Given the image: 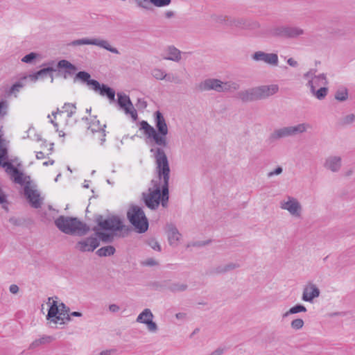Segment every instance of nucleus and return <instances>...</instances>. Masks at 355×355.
<instances>
[{"instance_id":"39","label":"nucleus","mask_w":355,"mask_h":355,"mask_svg":"<svg viewBox=\"0 0 355 355\" xmlns=\"http://www.w3.org/2000/svg\"><path fill=\"white\" fill-rule=\"evenodd\" d=\"M21 89V85L14 83L8 91H6V95L7 96H10L12 95H14L15 97H17V94L19 92L20 89Z\"/></svg>"},{"instance_id":"17","label":"nucleus","mask_w":355,"mask_h":355,"mask_svg":"<svg viewBox=\"0 0 355 355\" xmlns=\"http://www.w3.org/2000/svg\"><path fill=\"white\" fill-rule=\"evenodd\" d=\"M281 208L283 209H286L291 214L295 216H300L302 211V207L300 202L297 200V199L288 196V201L282 202H281Z\"/></svg>"},{"instance_id":"55","label":"nucleus","mask_w":355,"mask_h":355,"mask_svg":"<svg viewBox=\"0 0 355 355\" xmlns=\"http://www.w3.org/2000/svg\"><path fill=\"white\" fill-rule=\"evenodd\" d=\"M315 71L316 70L315 69H311L309 70L308 72H306V73L304 74V78L305 79H307L308 81L309 80H313L314 79V76L315 75Z\"/></svg>"},{"instance_id":"45","label":"nucleus","mask_w":355,"mask_h":355,"mask_svg":"<svg viewBox=\"0 0 355 355\" xmlns=\"http://www.w3.org/2000/svg\"><path fill=\"white\" fill-rule=\"evenodd\" d=\"M8 221L12 225L17 227L23 225L25 222L24 219L15 216L10 217Z\"/></svg>"},{"instance_id":"7","label":"nucleus","mask_w":355,"mask_h":355,"mask_svg":"<svg viewBox=\"0 0 355 355\" xmlns=\"http://www.w3.org/2000/svg\"><path fill=\"white\" fill-rule=\"evenodd\" d=\"M127 218L137 232L142 234L148 230V220L141 207L134 205H130L127 211Z\"/></svg>"},{"instance_id":"60","label":"nucleus","mask_w":355,"mask_h":355,"mask_svg":"<svg viewBox=\"0 0 355 355\" xmlns=\"http://www.w3.org/2000/svg\"><path fill=\"white\" fill-rule=\"evenodd\" d=\"M27 79H28V76H24L21 77L18 80V81L16 82V84L21 85V88H23L26 84Z\"/></svg>"},{"instance_id":"22","label":"nucleus","mask_w":355,"mask_h":355,"mask_svg":"<svg viewBox=\"0 0 355 355\" xmlns=\"http://www.w3.org/2000/svg\"><path fill=\"white\" fill-rule=\"evenodd\" d=\"M234 27L241 29L255 30L259 27V24L243 17H235Z\"/></svg>"},{"instance_id":"62","label":"nucleus","mask_w":355,"mask_h":355,"mask_svg":"<svg viewBox=\"0 0 355 355\" xmlns=\"http://www.w3.org/2000/svg\"><path fill=\"white\" fill-rule=\"evenodd\" d=\"M9 291L12 294H17L19 291V287L16 284H12L10 286Z\"/></svg>"},{"instance_id":"11","label":"nucleus","mask_w":355,"mask_h":355,"mask_svg":"<svg viewBox=\"0 0 355 355\" xmlns=\"http://www.w3.org/2000/svg\"><path fill=\"white\" fill-rule=\"evenodd\" d=\"M117 103L119 107L124 110L126 114H130L133 121H136L138 117L137 112L134 108L130 97L125 94L121 92L117 93Z\"/></svg>"},{"instance_id":"30","label":"nucleus","mask_w":355,"mask_h":355,"mask_svg":"<svg viewBox=\"0 0 355 355\" xmlns=\"http://www.w3.org/2000/svg\"><path fill=\"white\" fill-rule=\"evenodd\" d=\"M221 88L222 89H220V92L236 91L240 88V85L238 83L232 81H222Z\"/></svg>"},{"instance_id":"13","label":"nucleus","mask_w":355,"mask_h":355,"mask_svg":"<svg viewBox=\"0 0 355 355\" xmlns=\"http://www.w3.org/2000/svg\"><path fill=\"white\" fill-rule=\"evenodd\" d=\"M153 314L149 309H145L137 318L136 321L145 324L150 332H156L158 329L157 324L153 321Z\"/></svg>"},{"instance_id":"52","label":"nucleus","mask_w":355,"mask_h":355,"mask_svg":"<svg viewBox=\"0 0 355 355\" xmlns=\"http://www.w3.org/2000/svg\"><path fill=\"white\" fill-rule=\"evenodd\" d=\"M225 273L224 270V266H218L213 269H211L209 272V275H218V274H223Z\"/></svg>"},{"instance_id":"64","label":"nucleus","mask_w":355,"mask_h":355,"mask_svg":"<svg viewBox=\"0 0 355 355\" xmlns=\"http://www.w3.org/2000/svg\"><path fill=\"white\" fill-rule=\"evenodd\" d=\"M109 310L111 312L115 313L119 310V306L116 304H112L109 306Z\"/></svg>"},{"instance_id":"3","label":"nucleus","mask_w":355,"mask_h":355,"mask_svg":"<svg viewBox=\"0 0 355 355\" xmlns=\"http://www.w3.org/2000/svg\"><path fill=\"white\" fill-rule=\"evenodd\" d=\"M154 120L156 129L146 121H141L139 123V129L143 130L147 138L153 139L155 144L166 147L168 144L166 135L168 130L166 120L160 111L157 110L154 113Z\"/></svg>"},{"instance_id":"19","label":"nucleus","mask_w":355,"mask_h":355,"mask_svg":"<svg viewBox=\"0 0 355 355\" xmlns=\"http://www.w3.org/2000/svg\"><path fill=\"white\" fill-rule=\"evenodd\" d=\"M320 294L318 286L312 283H309L303 290L302 300L305 302H312L314 298L319 297Z\"/></svg>"},{"instance_id":"9","label":"nucleus","mask_w":355,"mask_h":355,"mask_svg":"<svg viewBox=\"0 0 355 355\" xmlns=\"http://www.w3.org/2000/svg\"><path fill=\"white\" fill-rule=\"evenodd\" d=\"M84 44L95 45L102 49H106L107 51L112 53L119 54V51H118V49L115 47L112 46L107 40H101L98 38L89 39L85 37L79 40H76L72 41L69 45L76 46Z\"/></svg>"},{"instance_id":"28","label":"nucleus","mask_w":355,"mask_h":355,"mask_svg":"<svg viewBox=\"0 0 355 355\" xmlns=\"http://www.w3.org/2000/svg\"><path fill=\"white\" fill-rule=\"evenodd\" d=\"M309 128H311V125L306 123H300L295 126H288L290 137L305 132Z\"/></svg>"},{"instance_id":"16","label":"nucleus","mask_w":355,"mask_h":355,"mask_svg":"<svg viewBox=\"0 0 355 355\" xmlns=\"http://www.w3.org/2000/svg\"><path fill=\"white\" fill-rule=\"evenodd\" d=\"M153 285L156 289L167 288L172 293L183 292L188 288L187 284L180 282H170L169 281H164L162 282H155Z\"/></svg>"},{"instance_id":"50","label":"nucleus","mask_w":355,"mask_h":355,"mask_svg":"<svg viewBox=\"0 0 355 355\" xmlns=\"http://www.w3.org/2000/svg\"><path fill=\"white\" fill-rule=\"evenodd\" d=\"M165 80L171 83H175L176 84H180L182 83L180 78L178 76L173 75V73H166Z\"/></svg>"},{"instance_id":"51","label":"nucleus","mask_w":355,"mask_h":355,"mask_svg":"<svg viewBox=\"0 0 355 355\" xmlns=\"http://www.w3.org/2000/svg\"><path fill=\"white\" fill-rule=\"evenodd\" d=\"M223 266H224L225 273H226L230 270H232L239 268L240 265L236 263H229Z\"/></svg>"},{"instance_id":"2","label":"nucleus","mask_w":355,"mask_h":355,"mask_svg":"<svg viewBox=\"0 0 355 355\" xmlns=\"http://www.w3.org/2000/svg\"><path fill=\"white\" fill-rule=\"evenodd\" d=\"M95 221L97 225L92 228L94 236L105 243L113 242L116 236L125 237L130 231V227L124 225L117 216H112L103 219L102 215H96Z\"/></svg>"},{"instance_id":"4","label":"nucleus","mask_w":355,"mask_h":355,"mask_svg":"<svg viewBox=\"0 0 355 355\" xmlns=\"http://www.w3.org/2000/svg\"><path fill=\"white\" fill-rule=\"evenodd\" d=\"M54 223L59 230L69 235L83 236L90 230L86 223L76 217L60 216L55 220Z\"/></svg>"},{"instance_id":"10","label":"nucleus","mask_w":355,"mask_h":355,"mask_svg":"<svg viewBox=\"0 0 355 355\" xmlns=\"http://www.w3.org/2000/svg\"><path fill=\"white\" fill-rule=\"evenodd\" d=\"M0 166L6 168V172L11 176L15 183L23 185L25 182L24 174L17 168H16L8 159H0Z\"/></svg>"},{"instance_id":"56","label":"nucleus","mask_w":355,"mask_h":355,"mask_svg":"<svg viewBox=\"0 0 355 355\" xmlns=\"http://www.w3.org/2000/svg\"><path fill=\"white\" fill-rule=\"evenodd\" d=\"M283 171V168L282 166H277L274 171H270L268 173V177L270 178L273 175H280Z\"/></svg>"},{"instance_id":"26","label":"nucleus","mask_w":355,"mask_h":355,"mask_svg":"<svg viewBox=\"0 0 355 355\" xmlns=\"http://www.w3.org/2000/svg\"><path fill=\"white\" fill-rule=\"evenodd\" d=\"M167 55L163 57L164 60L179 62L181 60V51L174 46H168L166 50Z\"/></svg>"},{"instance_id":"44","label":"nucleus","mask_w":355,"mask_h":355,"mask_svg":"<svg viewBox=\"0 0 355 355\" xmlns=\"http://www.w3.org/2000/svg\"><path fill=\"white\" fill-rule=\"evenodd\" d=\"M147 244L154 250L158 252H160L162 250L161 245H159L158 241L153 238L148 239L147 241Z\"/></svg>"},{"instance_id":"34","label":"nucleus","mask_w":355,"mask_h":355,"mask_svg":"<svg viewBox=\"0 0 355 355\" xmlns=\"http://www.w3.org/2000/svg\"><path fill=\"white\" fill-rule=\"evenodd\" d=\"M59 310H60L59 315L62 317L63 320H66L67 321L71 320V318L69 314V308L68 306H67L63 302H61L59 304Z\"/></svg>"},{"instance_id":"38","label":"nucleus","mask_w":355,"mask_h":355,"mask_svg":"<svg viewBox=\"0 0 355 355\" xmlns=\"http://www.w3.org/2000/svg\"><path fill=\"white\" fill-rule=\"evenodd\" d=\"M137 6L139 8L144 10H150V4H152V0H135Z\"/></svg>"},{"instance_id":"25","label":"nucleus","mask_w":355,"mask_h":355,"mask_svg":"<svg viewBox=\"0 0 355 355\" xmlns=\"http://www.w3.org/2000/svg\"><path fill=\"white\" fill-rule=\"evenodd\" d=\"M307 86L310 87L311 92L318 99L322 100L327 95L328 88L325 86L320 87L319 89L315 90V87L313 85V80H309Z\"/></svg>"},{"instance_id":"33","label":"nucleus","mask_w":355,"mask_h":355,"mask_svg":"<svg viewBox=\"0 0 355 355\" xmlns=\"http://www.w3.org/2000/svg\"><path fill=\"white\" fill-rule=\"evenodd\" d=\"M347 98L348 90L345 87L339 88L335 94V98L338 101H345Z\"/></svg>"},{"instance_id":"40","label":"nucleus","mask_w":355,"mask_h":355,"mask_svg":"<svg viewBox=\"0 0 355 355\" xmlns=\"http://www.w3.org/2000/svg\"><path fill=\"white\" fill-rule=\"evenodd\" d=\"M39 56H40V55L38 53H35V52H31V53L24 55L21 58V62L28 63V64H31V63H33V61L36 58H37Z\"/></svg>"},{"instance_id":"41","label":"nucleus","mask_w":355,"mask_h":355,"mask_svg":"<svg viewBox=\"0 0 355 355\" xmlns=\"http://www.w3.org/2000/svg\"><path fill=\"white\" fill-rule=\"evenodd\" d=\"M106 128V125H103V128H99L98 129H96L94 128H92L91 126H89L87 128L88 130H90L92 133L97 132H102V138L101 139V144L103 145L104 142L105 141V136L106 132L105 128Z\"/></svg>"},{"instance_id":"46","label":"nucleus","mask_w":355,"mask_h":355,"mask_svg":"<svg viewBox=\"0 0 355 355\" xmlns=\"http://www.w3.org/2000/svg\"><path fill=\"white\" fill-rule=\"evenodd\" d=\"M354 120H355V115L354 114H348V115L344 116L342 119L341 124L343 125H349V124L352 123L354 121Z\"/></svg>"},{"instance_id":"29","label":"nucleus","mask_w":355,"mask_h":355,"mask_svg":"<svg viewBox=\"0 0 355 355\" xmlns=\"http://www.w3.org/2000/svg\"><path fill=\"white\" fill-rule=\"evenodd\" d=\"M116 252V250L112 245H107L99 248L96 254L98 257H110L113 255Z\"/></svg>"},{"instance_id":"43","label":"nucleus","mask_w":355,"mask_h":355,"mask_svg":"<svg viewBox=\"0 0 355 355\" xmlns=\"http://www.w3.org/2000/svg\"><path fill=\"white\" fill-rule=\"evenodd\" d=\"M304 324V322L302 319L296 318L291 322V327L295 330H299L303 327Z\"/></svg>"},{"instance_id":"15","label":"nucleus","mask_w":355,"mask_h":355,"mask_svg":"<svg viewBox=\"0 0 355 355\" xmlns=\"http://www.w3.org/2000/svg\"><path fill=\"white\" fill-rule=\"evenodd\" d=\"M252 58L255 61H263L268 64L277 66L278 55L276 53H268L263 51H256L252 55Z\"/></svg>"},{"instance_id":"31","label":"nucleus","mask_w":355,"mask_h":355,"mask_svg":"<svg viewBox=\"0 0 355 355\" xmlns=\"http://www.w3.org/2000/svg\"><path fill=\"white\" fill-rule=\"evenodd\" d=\"M306 308L305 306L301 304H297L295 306H292L287 311L286 313L283 314V318H286L291 314H296L300 312H306Z\"/></svg>"},{"instance_id":"27","label":"nucleus","mask_w":355,"mask_h":355,"mask_svg":"<svg viewBox=\"0 0 355 355\" xmlns=\"http://www.w3.org/2000/svg\"><path fill=\"white\" fill-rule=\"evenodd\" d=\"M287 137H290L288 126L275 130L274 132L270 135L268 139L271 142H273Z\"/></svg>"},{"instance_id":"12","label":"nucleus","mask_w":355,"mask_h":355,"mask_svg":"<svg viewBox=\"0 0 355 355\" xmlns=\"http://www.w3.org/2000/svg\"><path fill=\"white\" fill-rule=\"evenodd\" d=\"M100 245V241L95 236H91L78 241L76 248L82 252H93Z\"/></svg>"},{"instance_id":"24","label":"nucleus","mask_w":355,"mask_h":355,"mask_svg":"<svg viewBox=\"0 0 355 355\" xmlns=\"http://www.w3.org/2000/svg\"><path fill=\"white\" fill-rule=\"evenodd\" d=\"M341 166L342 159L339 156H329L326 159L324 164V168L334 173L338 172Z\"/></svg>"},{"instance_id":"59","label":"nucleus","mask_w":355,"mask_h":355,"mask_svg":"<svg viewBox=\"0 0 355 355\" xmlns=\"http://www.w3.org/2000/svg\"><path fill=\"white\" fill-rule=\"evenodd\" d=\"M8 202L7 196L3 191L1 187H0V205H3V203Z\"/></svg>"},{"instance_id":"6","label":"nucleus","mask_w":355,"mask_h":355,"mask_svg":"<svg viewBox=\"0 0 355 355\" xmlns=\"http://www.w3.org/2000/svg\"><path fill=\"white\" fill-rule=\"evenodd\" d=\"M80 81L81 83L86 84L90 89L96 92H98L101 96H105L110 101H114L115 91L105 84H101L98 80L92 79L91 75L85 71H80L76 73L73 77V83Z\"/></svg>"},{"instance_id":"36","label":"nucleus","mask_w":355,"mask_h":355,"mask_svg":"<svg viewBox=\"0 0 355 355\" xmlns=\"http://www.w3.org/2000/svg\"><path fill=\"white\" fill-rule=\"evenodd\" d=\"M63 112H67V117L71 118L76 112V104L73 103H64L62 107Z\"/></svg>"},{"instance_id":"5","label":"nucleus","mask_w":355,"mask_h":355,"mask_svg":"<svg viewBox=\"0 0 355 355\" xmlns=\"http://www.w3.org/2000/svg\"><path fill=\"white\" fill-rule=\"evenodd\" d=\"M279 91L277 85H261L249 88L236 93V97L243 103L266 99Z\"/></svg>"},{"instance_id":"20","label":"nucleus","mask_w":355,"mask_h":355,"mask_svg":"<svg viewBox=\"0 0 355 355\" xmlns=\"http://www.w3.org/2000/svg\"><path fill=\"white\" fill-rule=\"evenodd\" d=\"M222 81L217 78H207L204 81H202L199 84V89L201 91H209L214 90L217 92H220L221 88Z\"/></svg>"},{"instance_id":"23","label":"nucleus","mask_w":355,"mask_h":355,"mask_svg":"<svg viewBox=\"0 0 355 355\" xmlns=\"http://www.w3.org/2000/svg\"><path fill=\"white\" fill-rule=\"evenodd\" d=\"M166 234L170 245H177L181 234L175 225L171 223L166 225Z\"/></svg>"},{"instance_id":"14","label":"nucleus","mask_w":355,"mask_h":355,"mask_svg":"<svg viewBox=\"0 0 355 355\" xmlns=\"http://www.w3.org/2000/svg\"><path fill=\"white\" fill-rule=\"evenodd\" d=\"M24 194L33 208L38 209L41 207L40 194L37 190L32 189L30 187L29 182L24 187Z\"/></svg>"},{"instance_id":"54","label":"nucleus","mask_w":355,"mask_h":355,"mask_svg":"<svg viewBox=\"0 0 355 355\" xmlns=\"http://www.w3.org/2000/svg\"><path fill=\"white\" fill-rule=\"evenodd\" d=\"M141 263L143 266H155L158 265L157 261H156L153 258L147 259L146 260L144 261Z\"/></svg>"},{"instance_id":"21","label":"nucleus","mask_w":355,"mask_h":355,"mask_svg":"<svg viewBox=\"0 0 355 355\" xmlns=\"http://www.w3.org/2000/svg\"><path fill=\"white\" fill-rule=\"evenodd\" d=\"M57 67L60 71H61L62 69H64L63 78L65 79L67 78L68 76L73 75L78 70L76 66L67 60H61L58 61L57 63Z\"/></svg>"},{"instance_id":"35","label":"nucleus","mask_w":355,"mask_h":355,"mask_svg":"<svg viewBox=\"0 0 355 355\" xmlns=\"http://www.w3.org/2000/svg\"><path fill=\"white\" fill-rule=\"evenodd\" d=\"M328 84L326 75L324 73H321L318 76H314L313 79V85L319 86L324 85L326 86Z\"/></svg>"},{"instance_id":"42","label":"nucleus","mask_w":355,"mask_h":355,"mask_svg":"<svg viewBox=\"0 0 355 355\" xmlns=\"http://www.w3.org/2000/svg\"><path fill=\"white\" fill-rule=\"evenodd\" d=\"M153 76L157 80H164L166 78V73L160 69H154L152 71Z\"/></svg>"},{"instance_id":"47","label":"nucleus","mask_w":355,"mask_h":355,"mask_svg":"<svg viewBox=\"0 0 355 355\" xmlns=\"http://www.w3.org/2000/svg\"><path fill=\"white\" fill-rule=\"evenodd\" d=\"M211 19L215 23L224 25V22L225 21V15H215L214 14V15H211Z\"/></svg>"},{"instance_id":"63","label":"nucleus","mask_w":355,"mask_h":355,"mask_svg":"<svg viewBox=\"0 0 355 355\" xmlns=\"http://www.w3.org/2000/svg\"><path fill=\"white\" fill-rule=\"evenodd\" d=\"M224 352V349L218 347L209 355H222Z\"/></svg>"},{"instance_id":"53","label":"nucleus","mask_w":355,"mask_h":355,"mask_svg":"<svg viewBox=\"0 0 355 355\" xmlns=\"http://www.w3.org/2000/svg\"><path fill=\"white\" fill-rule=\"evenodd\" d=\"M225 21L224 22V25L231 27L234 26L235 17L225 15Z\"/></svg>"},{"instance_id":"37","label":"nucleus","mask_w":355,"mask_h":355,"mask_svg":"<svg viewBox=\"0 0 355 355\" xmlns=\"http://www.w3.org/2000/svg\"><path fill=\"white\" fill-rule=\"evenodd\" d=\"M51 337L50 336H43L41 338H39V339H36L35 340H34L31 345H30V348L31 349H34L38 346H40V345L42 344H44L46 343H48V342H50L51 341Z\"/></svg>"},{"instance_id":"1","label":"nucleus","mask_w":355,"mask_h":355,"mask_svg":"<svg viewBox=\"0 0 355 355\" xmlns=\"http://www.w3.org/2000/svg\"><path fill=\"white\" fill-rule=\"evenodd\" d=\"M150 153H153L155 158L157 180L151 181L154 190L148 193H142V198L148 208L155 210L160 203L163 207H166L168 205L171 169L168 157L163 148H151Z\"/></svg>"},{"instance_id":"49","label":"nucleus","mask_w":355,"mask_h":355,"mask_svg":"<svg viewBox=\"0 0 355 355\" xmlns=\"http://www.w3.org/2000/svg\"><path fill=\"white\" fill-rule=\"evenodd\" d=\"M171 0H152V4L156 7H164L168 6Z\"/></svg>"},{"instance_id":"8","label":"nucleus","mask_w":355,"mask_h":355,"mask_svg":"<svg viewBox=\"0 0 355 355\" xmlns=\"http://www.w3.org/2000/svg\"><path fill=\"white\" fill-rule=\"evenodd\" d=\"M304 33V30L300 27L290 24L274 26L268 30L270 36L281 39H295Z\"/></svg>"},{"instance_id":"58","label":"nucleus","mask_w":355,"mask_h":355,"mask_svg":"<svg viewBox=\"0 0 355 355\" xmlns=\"http://www.w3.org/2000/svg\"><path fill=\"white\" fill-rule=\"evenodd\" d=\"M93 117L94 119L89 126H91L92 128H94L96 129L103 128V126L101 125L100 121L96 119V116H94Z\"/></svg>"},{"instance_id":"18","label":"nucleus","mask_w":355,"mask_h":355,"mask_svg":"<svg viewBox=\"0 0 355 355\" xmlns=\"http://www.w3.org/2000/svg\"><path fill=\"white\" fill-rule=\"evenodd\" d=\"M52 300V297H48V302L46 303L49 305V309L46 315V319L51 322H54L55 324H57L58 321L63 320V318L59 315L60 310L57 301L53 300L51 302V301Z\"/></svg>"},{"instance_id":"61","label":"nucleus","mask_w":355,"mask_h":355,"mask_svg":"<svg viewBox=\"0 0 355 355\" xmlns=\"http://www.w3.org/2000/svg\"><path fill=\"white\" fill-rule=\"evenodd\" d=\"M28 76V78L30 79L31 81L35 83L36 82L37 80L40 79L39 76H37V71L32 73V74H29Z\"/></svg>"},{"instance_id":"57","label":"nucleus","mask_w":355,"mask_h":355,"mask_svg":"<svg viewBox=\"0 0 355 355\" xmlns=\"http://www.w3.org/2000/svg\"><path fill=\"white\" fill-rule=\"evenodd\" d=\"M139 109H145L147 107V102L144 98H138L136 105Z\"/></svg>"},{"instance_id":"48","label":"nucleus","mask_w":355,"mask_h":355,"mask_svg":"<svg viewBox=\"0 0 355 355\" xmlns=\"http://www.w3.org/2000/svg\"><path fill=\"white\" fill-rule=\"evenodd\" d=\"M8 104L6 100L0 101V116H4L7 114Z\"/></svg>"},{"instance_id":"32","label":"nucleus","mask_w":355,"mask_h":355,"mask_svg":"<svg viewBox=\"0 0 355 355\" xmlns=\"http://www.w3.org/2000/svg\"><path fill=\"white\" fill-rule=\"evenodd\" d=\"M55 71H56V69H55L53 67L49 66L46 68H43V69L37 71V76H39L40 79H43L44 78L47 77L48 76H49L51 78V82H53V77L52 72Z\"/></svg>"}]
</instances>
